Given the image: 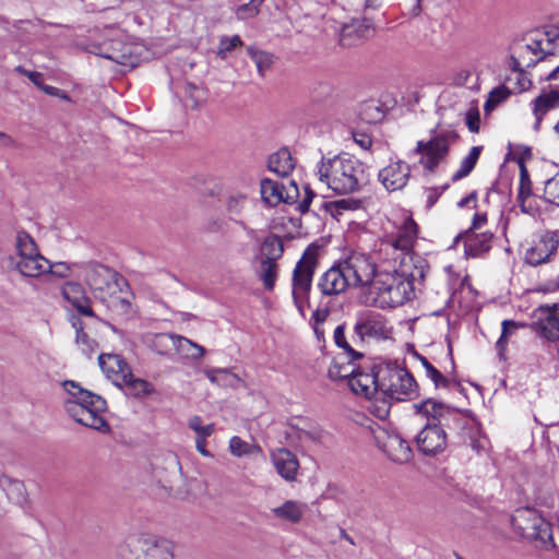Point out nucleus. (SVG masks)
Returning <instances> with one entry per match:
<instances>
[{
  "instance_id": "nucleus-14",
  "label": "nucleus",
  "mask_w": 559,
  "mask_h": 559,
  "mask_svg": "<svg viewBox=\"0 0 559 559\" xmlns=\"http://www.w3.org/2000/svg\"><path fill=\"white\" fill-rule=\"evenodd\" d=\"M85 281L94 296L97 299H104L106 294L118 290V284L123 278L105 265L92 264L86 267Z\"/></svg>"
},
{
  "instance_id": "nucleus-16",
  "label": "nucleus",
  "mask_w": 559,
  "mask_h": 559,
  "mask_svg": "<svg viewBox=\"0 0 559 559\" xmlns=\"http://www.w3.org/2000/svg\"><path fill=\"white\" fill-rule=\"evenodd\" d=\"M355 331L361 340L366 337L388 340L392 335V328L389 326L385 318L373 311H366L358 316Z\"/></svg>"
},
{
  "instance_id": "nucleus-54",
  "label": "nucleus",
  "mask_w": 559,
  "mask_h": 559,
  "mask_svg": "<svg viewBox=\"0 0 559 559\" xmlns=\"http://www.w3.org/2000/svg\"><path fill=\"white\" fill-rule=\"evenodd\" d=\"M49 270H46V275L50 274L53 277L66 278L71 274V266L66 262H51L49 261Z\"/></svg>"
},
{
  "instance_id": "nucleus-25",
  "label": "nucleus",
  "mask_w": 559,
  "mask_h": 559,
  "mask_svg": "<svg viewBox=\"0 0 559 559\" xmlns=\"http://www.w3.org/2000/svg\"><path fill=\"white\" fill-rule=\"evenodd\" d=\"M559 107V92L550 90L543 92L533 100V115L535 117V129L539 128L543 117L550 110Z\"/></svg>"
},
{
  "instance_id": "nucleus-33",
  "label": "nucleus",
  "mask_w": 559,
  "mask_h": 559,
  "mask_svg": "<svg viewBox=\"0 0 559 559\" xmlns=\"http://www.w3.org/2000/svg\"><path fill=\"white\" fill-rule=\"evenodd\" d=\"M294 167L293 157L289 151L285 148L274 153L269 159V169L281 177L288 176Z\"/></svg>"
},
{
  "instance_id": "nucleus-61",
  "label": "nucleus",
  "mask_w": 559,
  "mask_h": 559,
  "mask_svg": "<svg viewBox=\"0 0 559 559\" xmlns=\"http://www.w3.org/2000/svg\"><path fill=\"white\" fill-rule=\"evenodd\" d=\"M507 96L506 92L502 88H496L493 90L488 100L485 104V109L488 110L491 106L497 105L499 102H501Z\"/></svg>"
},
{
  "instance_id": "nucleus-9",
  "label": "nucleus",
  "mask_w": 559,
  "mask_h": 559,
  "mask_svg": "<svg viewBox=\"0 0 559 559\" xmlns=\"http://www.w3.org/2000/svg\"><path fill=\"white\" fill-rule=\"evenodd\" d=\"M317 266V250L308 248L297 262L293 272L292 295L295 306L304 317L309 306V294Z\"/></svg>"
},
{
  "instance_id": "nucleus-60",
  "label": "nucleus",
  "mask_w": 559,
  "mask_h": 559,
  "mask_svg": "<svg viewBox=\"0 0 559 559\" xmlns=\"http://www.w3.org/2000/svg\"><path fill=\"white\" fill-rule=\"evenodd\" d=\"M16 71L21 74L25 75L31 82H33L36 86L40 87L43 84V74L36 71H28L22 67H17Z\"/></svg>"
},
{
  "instance_id": "nucleus-46",
  "label": "nucleus",
  "mask_w": 559,
  "mask_h": 559,
  "mask_svg": "<svg viewBox=\"0 0 559 559\" xmlns=\"http://www.w3.org/2000/svg\"><path fill=\"white\" fill-rule=\"evenodd\" d=\"M262 2L263 0H250L248 3L237 7L235 10L236 17L240 21H245L257 16Z\"/></svg>"
},
{
  "instance_id": "nucleus-18",
  "label": "nucleus",
  "mask_w": 559,
  "mask_h": 559,
  "mask_svg": "<svg viewBox=\"0 0 559 559\" xmlns=\"http://www.w3.org/2000/svg\"><path fill=\"white\" fill-rule=\"evenodd\" d=\"M559 307L557 304L550 306H539L533 311V323L547 340H559V318L557 316Z\"/></svg>"
},
{
  "instance_id": "nucleus-29",
  "label": "nucleus",
  "mask_w": 559,
  "mask_h": 559,
  "mask_svg": "<svg viewBox=\"0 0 559 559\" xmlns=\"http://www.w3.org/2000/svg\"><path fill=\"white\" fill-rule=\"evenodd\" d=\"M491 238L490 233H467L464 240L465 253L473 258L481 255L490 249Z\"/></svg>"
},
{
  "instance_id": "nucleus-58",
  "label": "nucleus",
  "mask_w": 559,
  "mask_h": 559,
  "mask_svg": "<svg viewBox=\"0 0 559 559\" xmlns=\"http://www.w3.org/2000/svg\"><path fill=\"white\" fill-rule=\"evenodd\" d=\"M466 124L471 132H478L480 124V116L477 108H472L466 112Z\"/></svg>"
},
{
  "instance_id": "nucleus-10",
  "label": "nucleus",
  "mask_w": 559,
  "mask_h": 559,
  "mask_svg": "<svg viewBox=\"0 0 559 559\" xmlns=\"http://www.w3.org/2000/svg\"><path fill=\"white\" fill-rule=\"evenodd\" d=\"M122 559H174V546L154 535L131 537L120 549Z\"/></svg>"
},
{
  "instance_id": "nucleus-4",
  "label": "nucleus",
  "mask_w": 559,
  "mask_h": 559,
  "mask_svg": "<svg viewBox=\"0 0 559 559\" xmlns=\"http://www.w3.org/2000/svg\"><path fill=\"white\" fill-rule=\"evenodd\" d=\"M62 386L69 395L64 401L68 414L79 424L105 432L109 426L104 418L106 401L73 381H64Z\"/></svg>"
},
{
  "instance_id": "nucleus-56",
  "label": "nucleus",
  "mask_w": 559,
  "mask_h": 559,
  "mask_svg": "<svg viewBox=\"0 0 559 559\" xmlns=\"http://www.w3.org/2000/svg\"><path fill=\"white\" fill-rule=\"evenodd\" d=\"M518 202L523 213L528 214L531 216L536 215L538 211L536 205V198L532 193L523 197H518Z\"/></svg>"
},
{
  "instance_id": "nucleus-59",
  "label": "nucleus",
  "mask_w": 559,
  "mask_h": 559,
  "mask_svg": "<svg viewBox=\"0 0 559 559\" xmlns=\"http://www.w3.org/2000/svg\"><path fill=\"white\" fill-rule=\"evenodd\" d=\"M370 412L374 414V416H377L378 418L384 419L389 416L390 405L385 401H382L379 405L377 403H373L370 406Z\"/></svg>"
},
{
  "instance_id": "nucleus-12",
  "label": "nucleus",
  "mask_w": 559,
  "mask_h": 559,
  "mask_svg": "<svg viewBox=\"0 0 559 559\" xmlns=\"http://www.w3.org/2000/svg\"><path fill=\"white\" fill-rule=\"evenodd\" d=\"M394 224L395 231L391 234L389 243L393 250L401 251V263L405 262L411 265V267H414L415 264H413L411 252L417 239V225L406 213Z\"/></svg>"
},
{
  "instance_id": "nucleus-28",
  "label": "nucleus",
  "mask_w": 559,
  "mask_h": 559,
  "mask_svg": "<svg viewBox=\"0 0 559 559\" xmlns=\"http://www.w3.org/2000/svg\"><path fill=\"white\" fill-rule=\"evenodd\" d=\"M306 510L307 506L305 503L295 500H287L283 504L273 508L272 513L276 519L290 523H298L305 515Z\"/></svg>"
},
{
  "instance_id": "nucleus-32",
  "label": "nucleus",
  "mask_w": 559,
  "mask_h": 559,
  "mask_svg": "<svg viewBox=\"0 0 559 559\" xmlns=\"http://www.w3.org/2000/svg\"><path fill=\"white\" fill-rule=\"evenodd\" d=\"M173 346L180 356L191 360H199L205 354L204 347L180 335L173 337Z\"/></svg>"
},
{
  "instance_id": "nucleus-17",
  "label": "nucleus",
  "mask_w": 559,
  "mask_h": 559,
  "mask_svg": "<svg viewBox=\"0 0 559 559\" xmlns=\"http://www.w3.org/2000/svg\"><path fill=\"white\" fill-rule=\"evenodd\" d=\"M411 173V166L406 162L392 160L379 170L378 179L386 191L395 192L407 186Z\"/></svg>"
},
{
  "instance_id": "nucleus-45",
  "label": "nucleus",
  "mask_w": 559,
  "mask_h": 559,
  "mask_svg": "<svg viewBox=\"0 0 559 559\" xmlns=\"http://www.w3.org/2000/svg\"><path fill=\"white\" fill-rule=\"evenodd\" d=\"M544 200L559 206V171L545 182Z\"/></svg>"
},
{
  "instance_id": "nucleus-13",
  "label": "nucleus",
  "mask_w": 559,
  "mask_h": 559,
  "mask_svg": "<svg viewBox=\"0 0 559 559\" xmlns=\"http://www.w3.org/2000/svg\"><path fill=\"white\" fill-rule=\"evenodd\" d=\"M350 286L362 287L364 295L367 287L377 275L376 265L370 258L364 253L354 252L341 262Z\"/></svg>"
},
{
  "instance_id": "nucleus-43",
  "label": "nucleus",
  "mask_w": 559,
  "mask_h": 559,
  "mask_svg": "<svg viewBox=\"0 0 559 559\" xmlns=\"http://www.w3.org/2000/svg\"><path fill=\"white\" fill-rule=\"evenodd\" d=\"M469 445L478 455L487 453L490 449L489 439L478 428L471 429Z\"/></svg>"
},
{
  "instance_id": "nucleus-37",
  "label": "nucleus",
  "mask_w": 559,
  "mask_h": 559,
  "mask_svg": "<svg viewBox=\"0 0 559 559\" xmlns=\"http://www.w3.org/2000/svg\"><path fill=\"white\" fill-rule=\"evenodd\" d=\"M229 453L238 459L251 456L260 452V448L253 443L247 442L238 436H234L228 442Z\"/></svg>"
},
{
  "instance_id": "nucleus-2",
  "label": "nucleus",
  "mask_w": 559,
  "mask_h": 559,
  "mask_svg": "<svg viewBox=\"0 0 559 559\" xmlns=\"http://www.w3.org/2000/svg\"><path fill=\"white\" fill-rule=\"evenodd\" d=\"M414 407L419 416L427 419L416 437L418 450L427 456L443 453L448 447V435L442 424L452 414V408L432 399L415 404Z\"/></svg>"
},
{
  "instance_id": "nucleus-3",
  "label": "nucleus",
  "mask_w": 559,
  "mask_h": 559,
  "mask_svg": "<svg viewBox=\"0 0 559 559\" xmlns=\"http://www.w3.org/2000/svg\"><path fill=\"white\" fill-rule=\"evenodd\" d=\"M317 175L320 182L336 193L355 192L367 180L361 163L348 154L322 158Z\"/></svg>"
},
{
  "instance_id": "nucleus-22",
  "label": "nucleus",
  "mask_w": 559,
  "mask_h": 559,
  "mask_svg": "<svg viewBox=\"0 0 559 559\" xmlns=\"http://www.w3.org/2000/svg\"><path fill=\"white\" fill-rule=\"evenodd\" d=\"M348 385L355 394L371 399L380 391V369L377 372L373 369L370 372L357 371L348 380Z\"/></svg>"
},
{
  "instance_id": "nucleus-47",
  "label": "nucleus",
  "mask_w": 559,
  "mask_h": 559,
  "mask_svg": "<svg viewBox=\"0 0 559 559\" xmlns=\"http://www.w3.org/2000/svg\"><path fill=\"white\" fill-rule=\"evenodd\" d=\"M247 195L241 192L230 193L225 202L226 210L229 214L239 215L246 207Z\"/></svg>"
},
{
  "instance_id": "nucleus-8",
  "label": "nucleus",
  "mask_w": 559,
  "mask_h": 559,
  "mask_svg": "<svg viewBox=\"0 0 559 559\" xmlns=\"http://www.w3.org/2000/svg\"><path fill=\"white\" fill-rule=\"evenodd\" d=\"M457 134L453 129L435 132L428 141H418L409 157L418 156L417 163L429 173L447 158L450 146L456 141Z\"/></svg>"
},
{
  "instance_id": "nucleus-50",
  "label": "nucleus",
  "mask_w": 559,
  "mask_h": 559,
  "mask_svg": "<svg viewBox=\"0 0 559 559\" xmlns=\"http://www.w3.org/2000/svg\"><path fill=\"white\" fill-rule=\"evenodd\" d=\"M419 361L424 368L425 374L437 388L447 386L448 380L437 370L425 357H419Z\"/></svg>"
},
{
  "instance_id": "nucleus-26",
  "label": "nucleus",
  "mask_w": 559,
  "mask_h": 559,
  "mask_svg": "<svg viewBox=\"0 0 559 559\" xmlns=\"http://www.w3.org/2000/svg\"><path fill=\"white\" fill-rule=\"evenodd\" d=\"M557 250V241L552 237L542 238L525 254V260L531 265H539L546 262Z\"/></svg>"
},
{
  "instance_id": "nucleus-24",
  "label": "nucleus",
  "mask_w": 559,
  "mask_h": 559,
  "mask_svg": "<svg viewBox=\"0 0 559 559\" xmlns=\"http://www.w3.org/2000/svg\"><path fill=\"white\" fill-rule=\"evenodd\" d=\"M131 293L128 289V284L123 280L118 284V290L108 293L104 296V299H99L107 306L109 310L118 316L128 314L131 310L130 301Z\"/></svg>"
},
{
  "instance_id": "nucleus-48",
  "label": "nucleus",
  "mask_w": 559,
  "mask_h": 559,
  "mask_svg": "<svg viewBox=\"0 0 559 559\" xmlns=\"http://www.w3.org/2000/svg\"><path fill=\"white\" fill-rule=\"evenodd\" d=\"M334 342L335 344L344 349L342 355H345V358H360L362 355L356 350H354L345 338L344 328L338 325L334 330Z\"/></svg>"
},
{
  "instance_id": "nucleus-44",
  "label": "nucleus",
  "mask_w": 559,
  "mask_h": 559,
  "mask_svg": "<svg viewBox=\"0 0 559 559\" xmlns=\"http://www.w3.org/2000/svg\"><path fill=\"white\" fill-rule=\"evenodd\" d=\"M525 324L512 320L502 321V333L500 338L498 340L496 346L500 354L506 349L507 343L509 338L521 328H524Z\"/></svg>"
},
{
  "instance_id": "nucleus-15",
  "label": "nucleus",
  "mask_w": 559,
  "mask_h": 559,
  "mask_svg": "<svg viewBox=\"0 0 559 559\" xmlns=\"http://www.w3.org/2000/svg\"><path fill=\"white\" fill-rule=\"evenodd\" d=\"M376 441L379 449L394 463L405 464L413 457L412 448L399 433L379 429L376 431Z\"/></svg>"
},
{
  "instance_id": "nucleus-53",
  "label": "nucleus",
  "mask_w": 559,
  "mask_h": 559,
  "mask_svg": "<svg viewBox=\"0 0 559 559\" xmlns=\"http://www.w3.org/2000/svg\"><path fill=\"white\" fill-rule=\"evenodd\" d=\"M175 335L174 334H156L152 337L151 340V347L152 349H154L156 353L163 355L167 352L169 345L171 344L173 345V337Z\"/></svg>"
},
{
  "instance_id": "nucleus-34",
  "label": "nucleus",
  "mask_w": 559,
  "mask_h": 559,
  "mask_svg": "<svg viewBox=\"0 0 559 559\" xmlns=\"http://www.w3.org/2000/svg\"><path fill=\"white\" fill-rule=\"evenodd\" d=\"M356 358H345V355H338L331 367L329 368V376L333 380L350 379L356 374L357 369L354 365Z\"/></svg>"
},
{
  "instance_id": "nucleus-35",
  "label": "nucleus",
  "mask_w": 559,
  "mask_h": 559,
  "mask_svg": "<svg viewBox=\"0 0 559 559\" xmlns=\"http://www.w3.org/2000/svg\"><path fill=\"white\" fill-rule=\"evenodd\" d=\"M258 276L267 290H272L278 276V264L272 258H261L258 269Z\"/></svg>"
},
{
  "instance_id": "nucleus-38",
  "label": "nucleus",
  "mask_w": 559,
  "mask_h": 559,
  "mask_svg": "<svg viewBox=\"0 0 559 559\" xmlns=\"http://www.w3.org/2000/svg\"><path fill=\"white\" fill-rule=\"evenodd\" d=\"M207 379L221 386H237L240 379L227 369H211L205 371Z\"/></svg>"
},
{
  "instance_id": "nucleus-39",
  "label": "nucleus",
  "mask_w": 559,
  "mask_h": 559,
  "mask_svg": "<svg viewBox=\"0 0 559 559\" xmlns=\"http://www.w3.org/2000/svg\"><path fill=\"white\" fill-rule=\"evenodd\" d=\"M73 326L76 330L75 345L78 349L87 358L92 357L98 349V344L93 340L82 328H78L74 323Z\"/></svg>"
},
{
  "instance_id": "nucleus-40",
  "label": "nucleus",
  "mask_w": 559,
  "mask_h": 559,
  "mask_svg": "<svg viewBox=\"0 0 559 559\" xmlns=\"http://www.w3.org/2000/svg\"><path fill=\"white\" fill-rule=\"evenodd\" d=\"M247 51L250 58L255 63L260 74H263L272 67L274 62V56L271 52L259 50L252 46L248 47Z\"/></svg>"
},
{
  "instance_id": "nucleus-11",
  "label": "nucleus",
  "mask_w": 559,
  "mask_h": 559,
  "mask_svg": "<svg viewBox=\"0 0 559 559\" xmlns=\"http://www.w3.org/2000/svg\"><path fill=\"white\" fill-rule=\"evenodd\" d=\"M416 382L411 373L399 367L380 368V392L402 401L415 392Z\"/></svg>"
},
{
  "instance_id": "nucleus-27",
  "label": "nucleus",
  "mask_w": 559,
  "mask_h": 559,
  "mask_svg": "<svg viewBox=\"0 0 559 559\" xmlns=\"http://www.w3.org/2000/svg\"><path fill=\"white\" fill-rule=\"evenodd\" d=\"M63 297L82 314L91 316L92 310L83 287L78 283H66L62 288Z\"/></svg>"
},
{
  "instance_id": "nucleus-23",
  "label": "nucleus",
  "mask_w": 559,
  "mask_h": 559,
  "mask_svg": "<svg viewBox=\"0 0 559 559\" xmlns=\"http://www.w3.org/2000/svg\"><path fill=\"white\" fill-rule=\"evenodd\" d=\"M271 460L281 477L287 481L296 479L299 462L293 452L285 448L275 449L271 452Z\"/></svg>"
},
{
  "instance_id": "nucleus-30",
  "label": "nucleus",
  "mask_w": 559,
  "mask_h": 559,
  "mask_svg": "<svg viewBox=\"0 0 559 559\" xmlns=\"http://www.w3.org/2000/svg\"><path fill=\"white\" fill-rule=\"evenodd\" d=\"M260 190L263 201L271 206L287 201L284 186L278 181L272 179H263L261 181Z\"/></svg>"
},
{
  "instance_id": "nucleus-36",
  "label": "nucleus",
  "mask_w": 559,
  "mask_h": 559,
  "mask_svg": "<svg viewBox=\"0 0 559 559\" xmlns=\"http://www.w3.org/2000/svg\"><path fill=\"white\" fill-rule=\"evenodd\" d=\"M481 146H473L468 154L461 160L459 169L452 175V180L457 181L471 174L479 159Z\"/></svg>"
},
{
  "instance_id": "nucleus-49",
  "label": "nucleus",
  "mask_w": 559,
  "mask_h": 559,
  "mask_svg": "<svg viewBox=\"0 0 559 559\" xmlns=\"http://www.w3.org/2000/svg\"><path fill=\"white\" fill-rule=\"evenodd\" d=\"M359 201L353 199H342L334 202H330L326 205L328 211L332 216L342 215L344 211L356 210L359 207Z\"/></svg>"
},
{
  "instance_id": "nucleus-64",
  "label": "nucleus",
  "mask_w": 559,
  "mask_h": 559,
  "mask_svg": "<svg viewBox=\"0 0 559 559\" xmlns=\"http://www.w3.org/2000/svg\"><path fill=\"white\" fill-rule=\"evenodd\" d=\"M477 203V194L476 192L469 193L467 197L463 198L457 205L460 207H469L475 209Z\"/></svg>"
},
{
  "instance_id": "nucleus-57",
  "label": "nucleus",
  "mask_w": 559,
  "mask_h": 559,
  "mask_svg": "<svg viewBox=\"0 0 559 559\" xmlns=\"http://www.w3.org/2000/svg\"><path fill=\"white\" fill-rule=\"evenodd\" d=\"M323 438V431L316 427L310 429H301L299 431V439L301 441L320 442Z\"/></svg>"
},
{
  "instance_id": "nucleus-62",
  "label": "nucleus",
  "mask_w": 559,
  "mask_h": 559,
  "mask_svg": "<svg viewBox=\"0 0 559 559\" xmlns=\"http://www.w3.org/2000/svg\"><path fill=\"white\" fill-rule=\"evenodd\" d=\"M353 138L355 143L365 151L369 150L372 144L371 138L366 133L357 132L353 134Z\"/></svg>"
},
{
  "instance_id": "nucleus-52",
  "label": "nucleus",
  "mask_w": 559,
  "mask_h": 559,
  "mask_svg": "<svg viewBox=\"0 0 559 559\" xmlns=\"http://www.w3.org/2000/svg\"><path fill=\"white\" fill-rule=\"evenodd\" d=\"M354 32H357L358 37L362 38V37L370 36L371 33L373 32V29L370 24L365 23V22H361V23L357 22V23H353L352 25H346L343 28L342 40H344L347 36L352 35Z\"/></svg>"
},
{
  "instance_id": "nucleus-1",
  "label": "nucleus",
  "mask_w": 559,
  "mask_h": 559,
  "mask_svg": "<svg viewBox=\"0 0 559 559\" xmlns=\"http://www.w3.org/2000/svg\"><path fill=\"white\" fill-rule=\"evenodd\" d=\"M424 277L421 266L411 267L400 264V270L379 271L367 287L365 302L379 308H393L403 305L414 296V282Z\"/></svg>"
},
{
  "instance_id": "nucleus-55",
  "label": "nucleus",
  "mask_w": 559,
  "mask_h": 559,
  "mask_svg": "<svg viewBox=\"0 0 559 559\" xmlns=\"http://www.w3.org/2000/svg\"><path fill=\"white\" fill-rule=\"evenodd\" d=\"M532 193V183L530 179L528 171L524 164H520V182H519V189H518V197L520 195H527Z\"/></svg>"
},
{
  "instance_id": "nucleus-6",
  "label": "nucleus",
  "mask_w": 559,
  "mask_h": 559,
  "mask_svg": "<svg viewBox=\"0 0 559 559\" xmlns=\"http://www.w3.org/2000/svg\"><path fill=\"white\" fill-rule=\"evenodd\" d=\"M119 32L110 28L106 38L92 37L87 51L109 59L118 64L133 68L140 61L142 46L133 43H124L117 37Z\"/></svg>"
},
{
  "instance_id": "nucleus-51",
  "label": "nucleus",
  "mask_w": 559,
  "mask_h": 559,
  "mask_svg": "<svg viewBox=\"0 0 559 559\" xmlns=\"http://www.w3.org/2000/svg\"><path fill=\"white\" fill-rule=\"evenodd\" d=\"M242 45L240 36L234 35L231 37L224 36L219 40L217 55L224 59L227 55L237 47Z\"/></svg>"
},
{
  "instance_id": "nucleus-63",
  "label": "nucleus",
  "mask_w": 559,
  "mask_h": 559,
  "mask_svg": "<svg viewBox=\"0 0 559 559\" xmlns=\"http://www.w3.org/2000/svg\"><path fill=\"white\" fill-rule=\"evenodd\" d=\"M487 223L486 213H476L472 221L471 230H477L483 228Z\"/></svg>"
},
{
  "instance_id": "nucleus-42",
  "label": "nucleus",
  "mask_w": 559,
  "mask_h": 559,
  "mask_svg": "<svg viewBox=\"0 0 559 559\" xmlns=\"http://www.w3.org/2000/svg\"><path fill=\"white\" fill-rule=\"evenodd\" d=\"M188 427L195 433V439H207L215 432V425L203 424V419L198 415L189 418Z\"/></svg>"
},
{
  "instance_id": "nucleus-31",
  "label": "nucleus",
  "mask_w": 559,
  "mask_h": 559,
  "mask_svg": "<svg viewBox=\"0 0 559 559\" xmlns=\"http://www.w3.org/2000/svg\"><path fill=\"white\" fill-rule=\"evenodd\" d=\"M121 381V388H124L126 393L134 397L148 396L154 392V386L144 379L135 378L130 370Z\"/></svg>"
},
{
  "instance_id": "nucleus-19",
  "label": "nucleus",
  "mask_w": 559,
  "mask_h": 559,
  "mask_svg": "<svg viewBox=\"0 0 559 559\" xmlns=\"http://www.w3.org/2000/svg\"><path fill=\"white\" fill-rule=\"evenodd\" d=\"M551 53L548 34H543L540 38L533 39L521 48L514 63L519 68H530Z\"/></svg>"
},
{
  "instance_id": "nucleus-20",
  "label": "nucleus",
  "mask_w": 559,
  "mask_h": 559,
  "mask_svg": "<svg viewBox=\"0 0 559 559\" xmlns=\"http://www.w3.org/2000/svg\"><path fill=\"white\" fill-rule=\"evenodd\" d=\"M349 286L348 277L341 262L330 267L318 283L321 293L328 296L338 295Z\"/></svg>"
},
{
  "instance_id": "nucleus-21",
  "label": "nucleus",
  "mask_w": 559,
  "mask_h": 559,
  "mask_svg": "<svg viewBox=\"0 0 559 559\" xmlns=\"http://www.w3.org/2000/svg\"><path fill=\"white\" fill-rule=\"evenodd\" d=\"M98 365L105 376L118 388L131 370L129 364L118 354H100Z\"/></svg>"
},
{
  "instance_id": "nucleus-5",
  "label": "nucleus",
  "mask_w": 559,
  "mask_h": 559,
  "mask_svg": "<svg viewBox=\"0 0 559 559\" xmlns=\"http://www.w3.org/2000/svg\"><path fill=\"white\" fill-rule=\"evenodd\" d=\"M10 269L24 277L37 278L46 275L49 270V260L46 259L33 239L21 230L15 236V255L9 258Z\"/></svg>"
},
{
  "instance_id": "nucleus-41",
  "label": "nucleus",
  "mask_w": 559,
  "mask_h": 559,
  "mask_svg": "<svg viewBox=\"0 0 559 559\" xmlns=\"http://www.w3.org/2000/svg\"><path fill=\"white\" fill-rule=\"evenodd\" d=\"M261 250V258H272L276 262L283 254V242L277 236H269L263 240Z\"/></svg>"
},
{
  "instance_id": "nucleus-7",
  "label": "nucleus",
  "mask_w": 559,
  "mask_h": 559,
  "mask_svg": "<svg viewBox=\"0 0 559 559\" xmlns=\"http://www.w3.org/2000/svg\"><path fill=\"white\" fill-rule=\"evenodd\" d=\"M511 524L519 535L534 543L535 547L543 549L554 547L551 525L536 510L532 508L515 510Z\"/></svg>"
}]
</instances>
